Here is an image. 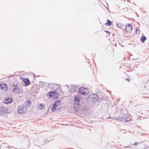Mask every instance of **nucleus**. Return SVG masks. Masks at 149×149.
I'll list each match as a JSON object with an SVG mask.
<instances>
[{"label":"nucleus","instance_id":"18","mask_svg":"<svg viewBox=\"0 0 149 149\" xmlns=\"http://www.w3.org/2000/svg\"><path fill=\"white\" fill-rule=\"evenodd\" d=\"M55 92V91H50V92L48 93V94L47 95V96H49L50 97H52V96H54V94Z\"/></svg>","mask_w":149,"mask_h":149},{"label":"nucleus","instance_id":"10","mask_svg":"<svg viewBox=\"0 0 149 149\" xmlns=\"http://www.w3.org/2000/svg\"><path fill=\"white\" fill-rule=\"evenodd\" d=\"M132 27L131 24H129L127 26H126V30L127 32L130 33L132 31Z\"/></svg>","mask_w":149,"mask_h":149},{"label":"nucleus","instance_id":"1","mask_svg":"<svg viewBox=\"0 0 149 149\" xmlns=\"http://www.w3.org/2000/svg\"><path fill=\"white\" fill-rule=\"evenodd\" d=\"M10 90L12 91L13 92L16 93H19L21 94L23 93L22 88H20L18 87L17 84H13L11 86Z\"/></svg>","mask_w":149,"mask_h":149},{"label":"nucleus","instance_id":"21","mask_svg":"<svg viewBox=\"0 0 149 149\" xmlns=\"http://www.w3.org/2000/svg\"><path fill=\"white\" fill-rule=\"evenodd\" d=\"M116 26L118 28H121L122 26V24L121 23L117 22L116 23Z\"/></svg>","mask_w":149,"mask_h":149},{"label":"nucleus","instance_id":"8","mask_svg":"<svg viewBox=\"0 0 149 149\" xmlns=\"http://www.w3.org/2000/svg\"><path fill=\"white\" fill-rule=\"evenodd\" d=\"M119 120L121 121H123L124 122H128L131 119L128 117H125L124 116H119Z\"/></svg>","mask_w":149,"mask_h":149},{"label":"nucleus","instance_id":"14","mask_svg":"<svg viewBox=\"0 0 149 149\" xmlns=\"http://www.w3.org/2000/svg\"><path fill=\"white\" fill-rule=\"evenodd\" d=\"M45 105L43 104H39L38 105V107L40 110L43 109L45 108Z\"/></svg>","mask_w":149,"mask_h":149},{"label":"nucleus","instance_id":"7","mask_svg":"<svg viewBox=\"0 0 149 149\" xmlns=\"http://www.w3.org/2000/svg\"><path fill=\"white\" fill-rule=\"evenodd\" d=\"M6 110L4 107L1 106L0 107V114L4 115L6 114Z\"/></svg>","mask_w":149,"mask_h":149},{"label":"nucleus","instance_id":"22","mask_svg":"<svg viewBox=\"0 0 149 149\" xmlns=\"http://www.w3.org/2000/svg\"><path fill=\"white\" fill-rule=\"evenodd\" d=\"M107 23L105 24V25L109 26H111V22L109 20H107Z\"/></svg>","mask_w":149,"mask_h":149},{"label":"nucleus","instance_id":"23","mask_svg":"<svg viewBox=\"0 0 149 149\" xmlns=\"http://www.w3.org/2000/svg\"><path fill=\"white\" fill-rule=\"evenodd\" d=\"M139 28L138 26L136 28V32L137 34H139Z\"/></svg>","mask_w":149,"mask_h":149},{"label":"nucleus","instance_id":"17","mask_svg":"<svg viewBox=\"0 0 149 149\" xmlns=\"http://www.w3.org/2000/svg\"><path fill=\"white\" fill-rule=\"evenodd\" d=\"M146 39V38L145 36H142L140 39L141 41L143 43H144Z\"/></svg>","mask_w":149,"mask_h":149},{"label":"nucleus","instance_id":"20","mask_svg":"<svg viewBox=\"0 0 149 149\" xmlns=\"http://www.w3.org/2000/svg\"><path fill=\"white\" fill-rule=\"evenodd\" d=\"M76 91V89L74 87H72L70 89V92L71 93H73Z\"/></svg>","mask_w":149,"mask_h":149},{"label":"nucleus","instance_id":"11","mask_svg":"<svg viewBox=\"0 0 149 149\" xmlns=\"http://www.w3.org/2000/svg\"><path fill=\"white\" fill-rule=\"evenodd\" d=\"M31 104V102L29 100H28L26 101L24 103V104L23 106H25V107H29Z\"/></svg>","mask_w":149,"mask_h":149},{"label":"nucleus","instance_id":"12","mask_svg":"<svg viewBox=\"0 0 149 149\" xmlns=\"http://www.w3.org/2000/svg\"><path fill=\"white\" fill-rule=\"evenodd\" d=\"M55 105L56 106L57 108L59 109L60 108V106L61 104V101L59 100L56 101L54 103Z\"/></svg>","mask_w":149,"mask_h":149},{"label":"nucleus","instance_id":"4","mask_svg":"<svg viewBox=\"0 0 149 149\" xmlns=\"http://www.w3.org/2000/svg\"><path fill=\"white\" fill-rule=\"evenodd\" d=\"M88 98L90 101L95 102L97 100L98 97L96 94H94L90 95L88 96Z\"/></svg>","mask_w":149,"mask_h":149},{"label":"nucleus","instance_id":"26","mask_svg":"<svg viewBox=\"0 0 149 149\" xmlns=\"http://www.w3.org/2000/svg\"><path fill=\"white\" fill-rule=\"evenodd\" d=\"M126 80H127L128 81H129V79L127 78L126 79Z\"/></svg>","mask_w":149,"mask_h":149},{"label":"nucleus","instance_id":"2","mask_svg":"<svg viewBox=\"0 0 149 149\" xmlns=\"http://www.w3.org/2000/svg\"><path fill=\"white\" fill-rule=\"evenodd\" d=\"M81 97L79 95H76L74 97V105L75 106H77L78 108H80V107L81 108H80L79 109L80 110H82L83 109L84 107L81 105Z\"/></svg>","mask_w":149,"mask_h":149},{"label":"nucleus","instance_id":"9","mask_svg":"<svg viewBox=\"0 0 149 149\" xmlns=\"http://www.w3.org/2000/svg\"><path fill=\"white\" fill-rule=\"evenodd\" d=\"M23 81L24 83V86H26L29 85L30 83V81L28 79H23Z\"/></svg>","mask_w":149,"mask_h":149},{"label":"nucleus","instance_id":"13","mask_svg":"<svg viewBox=\"0 0 149 149\" xmlns=\"http://www.w3.org/2000/svg\"><path fill=\"white\" fill-rule=\"evenodd\" d=\"M31 90L33 92L36 93L38 91V90L37 89V86H34L31 88Z\"/></svg>","mask_w":149,"mask_h":149},{"label":"nucleus","instance_id":"25","mask_svg":"<svg viewBox=\"0 0 149 149\" xmlns=\"http://www.w3.org/2000/svg\"><path fill=\"white\" fill-rule=\"evenodd\" d=\"M138 142H135V143H134L133 144V146H135V145H137V144H138Z\"/></svg>","mask_w":149,"mask_h":149},{"label":"nucleus","instance_id":"15","mask_svg":"<svg viewBox=\"0 0 149 149\" xmlns=\"http://www.w3.org/2000/svg\"><path fill=\"white\" fill-rule=\"evenodd\" d=\"M52 107L51 108V110L52 112H54L57 110V107H56V106L55 105L54 103L52 104Z\"/></svg>","mask_w":149,"mask_h":149},{"label":"nucleus","instance_id":"19","mask_svg":"<svg viewBox=\"0 0 149 149\" xmlns=\"http://www.w3.org/2000/svg\"><path fill=\"white\" fill-rule=\"evenodd\" d=\"M59 93H57L56 91H55L54 94V99H57Z\"/></svg>","mask_w":149,"mask_h":149},{"label":"nucleus","instance_id":"5","mask_svg":"<svg viewBox=\"0 0 149 149\" xmlns=\"http://www.w3.org/2000/svg\"><path fill=\"white\" fill-rule=\"evenodd\" d=\"M4 103L7 104H9L13 102L12 99L10 97H7L4 100Z\"/></svg>","mask_w":149,"mask_h":149},{"label":"nucleus","instance_id":"27","mask_svg":"<svg viewBox=\"0 0 149 149\" xmlns=\"http://www.w3.org/2000/svg\"><path fill=\"white\" fill-rule=\"evenodd\" d=\"M127 1H129V2H130V1L129 0H127Z\"/></svg>","mask_w":149,"mask_h":149},{"label":"nucleus","instance_id":"3","mask_svg":"<svg viewBox=\"0 0 149 149\" xmlns=\"http://www.w3.org/2000/svg\"><path fill=\"white\" fill-rule=\"evenodd\" d=\"M17 111L18 113L24 114L27 111L26 107L23 105H19L17 107Z\"/></svg>","mask_w":149,"mask_h":149},{"label":"nucleus","instance_id":"24","mask_svg":"<svg viewBox=\"0 0 149 149\" xmlns=\"http://www.w3.org/2000/svg\"><path fill=\"white\" fill-rule=\"evenodd\" d=\"M105 32L107 33V34L108 35H109L110 34V33L109 31H105Z\"/></svg>","mask_w":149,"mask_h":149},{"label":"nucleus","instance_id":"16","mask_svg":"<svg viewBox=\"0 0 149 149\" xmlns=\"http://www.w3.org/2000/svg\"><path fill=\"white\" fill-rule=\"evenodd\" d=\"M6 86H7L6 84H4V85H0V88H1L2 90H4V91H6L7 89Z\"/></svg>","mask_w":149,"mask_h":149},{"label":"nucleus","instance_id":"6","mask_svg":"<svg viewBox=\"0 0 149 149\" xmlns=\"http://www.w3.org/2000/svg\"><path fill=\"white\" fill-rule=\"evenodd\" d=\"M86 90V88L84 87H81L79 89V93L81 95H85L86 94V92L85 91Z\"/></svg>","mask_w":149,"mask_h":149},{"label":"nucleus","instance_id":"28","mask_svg":"<svg viewBox=\"0 0 149 149\" xmlns=\"http://www.w3.org/2000/svg\"><path fill=\"white\" fill-rule=\"evenodd\" d=\"M10 146H9V147H8L9 148H10Z\"/></svg>","mask_w":149,"mask_h":149}]
</instances>
